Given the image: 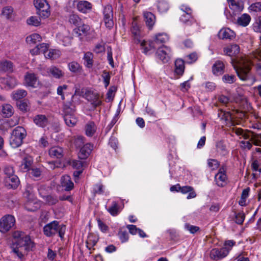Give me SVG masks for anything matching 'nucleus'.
Returning <instances> with one entry per match:
<instances>
[{"mask_svg": "<svg viewBox=\"0 0 261 261\" xmlns=\"http://www.w3.org/2000/svg\"><path fill=\"white\" fill-rule=\"evenodd\" d=\"M260 47L247 57L242 58L237 66L234 68L239 78L243 81H247L250 78L251 66L256 65L261 69V36H260Z\"/></svg>", "mask_w": 261, "mask_h": 261, "instance_id": "obj_1", "label": "nucleus"}, {"mask_svg": "<svg viewBox=\"0 0 261 261\" xmlns=\"http://www.w3.org/2000/svg\"><path fill=\"white\" fill-rule=\"evenodd\" d=\"M13 236L16 240V247L13 249V251L21 259L23 257V254L20 250L23 249L27 251L32 250L34 247V243L31 240L30 237L23 232L16 231L13 233Z\"/></svg>", "mask_w": 261, "mask_h": 261, "instance_id": "obj_2", "label": "nucleus"}, {"mask_svg": "<svg viewBox=\"0 0 261 261\" xmlns=\"http://www.w3.org/2000/svg\"><path fill=\"white\" fill-rule=\"evenodd\" d=\"M66 230V226L64 225H59L57 221L53 222L45 225L43 227L44 234L47 237H53L56 234L61 238H63Z\"/></svg>", "mask_w": 261, "mask_h": 261, "instance_id": "obj_3", "label": "nucleus"}, {"mask_svg": "<svg viewBox=\"0 0 261 261\" xmlns=\"http://www.w3.org/2000/svg\"><path fill=\"white\" fill-rule=\"evenodd\" d=\"M27 136L25 129L21 126L15 128L11 133L10 138V145L13 148H17L23 143V140Z\"/></svg>", "mask_w": 261, "mask_h": 261, "instance_id": "obj_4", "label": "nucleus"}, {"mask_svg": "<svg viewBox=\"0 0 261 261\" xmlns=\"http://www.w3.org/2000/svg\"><path fill=\"white\" fill-rule=\"evenodd\" d=\"M15 223V219L11 215H6L0 219V231L6 233L12 228Z\"/></svg>", "mask_w": 261, "mask_h": 261, "instance_id": "obj_5", "label": "nucleus"}, {"mask_svg": "<svg viewBox=\"0 0 261 261\" xmlns=\"http://www.w3.org/2000/svg\"><path fill=\"white\" fill-rule=\"evenodd\" d=\"M171 53V50L170 47L164 46L158 48L156 56L163 63H166L170 59Z\"/></svg>", "mask_w": 261, "mask_h": 261, "instance_id": "obj_6", "label": "nucleus"}, {"mask_svg": "<svg viewBox=\"0 0 261 261\" xmlns=\"http://www.w3.org/2000/svg\"><path fill=\"white\" fill-rule=\"evenodd\" d=\"M227 180L226 168L223 166L219 169L218 172L215 175V181L218 186L223 187L227 184Z\"/></svg>", "mask_w": 261, "mask_h": 261, "instance_id": "obj_7", "label": "nucleus"}, {"mask_svg": "<svg viewBox=\"0 0 261 261\" xmlns=\"http://www.w3.org/2000/svg\"><path fill=\"white\" fill-rule=\"evenodd\" d=\"M24 84L28 87L36 88L39 84L38 76L34 73L27 72L24 76Z\"/></svg>", "mask_w": 261, "mask_h": 261, "instance_id": "obj_8", "label": "nucleus"}, {"mask_svg": "<svg viewBox=\"0 0 261 261\" xmlns=\"http://www.w3.org/2000/svg\"><path fill=\"white\" fill-rule=\"evenodd\" d=\"M229 251L226 248L221 249L214 248L210 253V258L214 260H218L226 257L228 254Z\"/></svg>", "mask_w": 261, "mask_h": 261, "instance_id": "obj_9", "label": "nucleus"}, {"mask_svg": "<svg viewBox=\"0 0 261 261\" xmlns=\"http://www.w3.org/2000/svg\"><path fill=\"white\" fill-rule=\"evenodd\" d=\"M103 20L107 28H111L113 26V8L111 5H107L103 10Z\"/></svg>", "mask_w": 261, "mask_h": 261, "instance_id": "obj_10", "label": "nucleus"}, {"mask_svg": "<svg viewBox=\"0 0 261 261\" xmlns=\"http://www.w3.org/2000/svg\"><path fill=\"white\" fill-rule=\"evenodd\" d=\"M93 148V144L90 143H86L80 149L78 154L79 158L82 160L86 159L89 156Z\"/></svg>", "mask_w": 261, "mask_h": 261, "instance_id": "obj_11", "label": "nucleus"}, {"mask_svg": "<svg viewBox=\"0 0 261 261\" xmlns=\"http://www.w3.org/2000/svg\"><path fill=\"white\" fill-rule=\"evenodd\" d=\"M0 83L3 84L5 88L8 87L10 89H13L17 85L18 82L15 78L11 76H0Z\"/></svg>", "mask_w": 261, "mask_h": 261, "instance_id": "obj_12", "label": "nucleus"}, {"mask_svg": "<svg viewBox=\"0 0 261 261\" xmlns=\"http://www.w3.org/2000/svg\"><path fill=\"white\" fill-rule=\"evenodd\" d=\"M218 36L219 39L231 40L234 38V32L229 28H222L218 33Z\"/></svg>", "mask_w": 261, "mask_h": 261, "instance_id": "obj_13", "label": "nucleus"}, {"mask_svg": "<svg viewBox=\"0 0 261 261\" xmlns=\"http://www.w3.org/2000/svg\"><path fill=\"white\" fill-rule=\"evenodd\" d=\"M61 185L66 191H70L74 188V184L68 175H64L61 177Z\"/></svg>", "mask_w": 261, "mask_h": 261, "instance_id": "obj_14", "label": "nucleus"}, {"mask_svg": "<svg viewBox=\"0 0 261 261\" xmlns=\"http://www.w3.org/2000/svg\"><path fill=\"white\" fill-rule=\"evenodd\" d=\"M75 107L71 102L65 103L63 107V113L62 114L63 117L67 116H71L75 115Z\"/></svg>", "mask_w": 261, "mask_h": 261, "instance_id": "obj_15", "label": "nucleus"}, {"mask_svg": "<svg viewBox=\"0 0 261 261\" xmlns=\"http://www.w3.org/2000/svg\"><path fill=\"white\" fill-rule=\"evenodd\" d=\"M232 133L237 135L240 136V138H243L245 140L250 139L251 136V132L247 129H243L241 128L233 127L232 129Z\"/></svg>", "mask_w": 261, "mask_h": 261, "instance_id": "obj_16", "label": "nucleus"}, {"mask_svg": "<svg viewBox=\"0 0 261 261\" xmlns=\"http://www.w3.org/2000/svg\"><path fill=\"white\" fill-rule=\"evenodd\" d=\"M144 20L149 29H151L155 21V15L150 12L143 13Z\"/></svg>", "mask_w": 261, "mask_h": 261, "instance_id": "obj_17", "label": "nucleus"}, {"mask_svg": "<svg viewBox=\"0 0 261 261\" xmlns=\"http://www.w3.org/2000/svg\"><path fill=\"white\" fill-rule=\"evenodd\" d=\"M34 122L38 126L41 127H45L48 123L46 117L44 115H37L33 119Z\"/></svg>", "mask_w": 261, "mask_h": 261, "instance_id": "obj_18", "label": "nucleus"}, {"mask_svg": "<svg viewBox=\"0 0 261 261\" xmlns=\"http://www.w3.org/2000/svg\"><path fill=\"white\" fill-rule=\"evenodd\" d=\"M97 129L95 123L93 121H89L85 126L84 130L87 136L91 137L94 136Z\"/></svg>", "mask_w": 261, "mask_h": 261, "instance_id": "obj_19", "label": "nucleus"}, {"mask_svg": "<svg viewBox=\"0 0 261 261\" xmlns=\"http://www.w3.org/2000/svg\"><path fill=\"white\" fill-rule=\"evenodd\" d=\"M224 52L225 55L229 56H234L240 52V47L237 44H231L230 45L224 48Z\"/></svg>", "mask_w": 261, "mask_h": 261, "instance_id": "obj_20", "label": "nucleus"}, {"mask_svg": "<svg viewBox=\"0 0 261 261\" xmlns=\"http://www.w3.org/2000/svg\"><path fill=\"white\" fill-rule=\"evenodd\" d=\"M2 15L7 19L10 20H13L15 16L13 8L11 6H6L3 8Z\"/></svg>", "mask_w": 261, "mask_h": 261, "instance_id": "obj_21", "label": "nucleus"}, {"mask_svg": "<svg viewBox=\"0 0 261 261\" xmlns=\"http://www.w3.org/2000/svg\"><path fill=\"white\" fill-rule=\"evenodd\" d=\"M139 43H140L141 49L143 50L142 52L146 55L147 54L148 51L151 49L156 47L153 41H149L148 42L141 39V42Z\"/></svg>", "mask_w": 261, "mask_h": 261, "instance_id": "obj_22", "label": "nucleus"}, {"mask_svg": "<svg viewBox=\"0 0 261 261\" xmlns=\"http://www.w3.org/2000/svg\"><path fill=\"white\" fill-rule=\"evenodd\" d=\"M92 8V4L86 1H81L77 4V10L84 13H87Z\"/></svg>", "mask_w": 261, "mask_h": 261, "instance_id": "obj_23", "label": "nucleus"}, {"mask_svg": "<svg viewBox=\"0 0 261 261\" xmlns=\"http://www.w3.org/2000/svg\"><path fill=\"white\" fill-rule=\"evenodd\" d=\"M49 155L54 158L61 159L63 156V150L61 147L54 146L49 150Z\"/></svg>", "mask_w": 261, "mask_h": 261, "instance_id": "obj_24", "label": "nucleus"}, {"mask_svg": "<svg viewBox=\"0 0 261 261\" xmlns=\"http://www.w3.org/2000/svg\"><path fill=\"white\" fill-rule=\"evenodd\" d=\"M131 31L134 37V41L136 43H139L141 42L140 31L137 22L133 21Z\"/></svg>", "mask_w": 261, "mask_h": 261, "instance_id": "obj_25", "label": "nucleus"}, {"mask_svg": "<svg viewBox=\"0 0 261 261\" xmlns=\"http://www.w3.org/2000/svg\"><path fill=\"white\" fill-rule=\"evenodd\" d=\"M185 62L182 59H177L175 61V73L179 76L183 74L185 71Z\"/></svg>", "mask_w": 261, "mask_h": 261, "instance_id": "obj_26", "label": "nucleus"}, {"mask_svg": "<svg viewBox=\"0 0 261 261\" xmlns=\"http://www.w3.org/2000/svg\"><path fill=\"white\" fill-rule=\"evenodd\" d=\"M42 188V187H40L38 190L40 195L42 197L43 199L45 201L46 203L50 205L56 204L58 202V198L57 196L51 195H48L46 196L42 195L41 193V190Z\"/></svg>", "mask_w": 261, "mask_h": 261, "instance_id": "obj_27", "label": "nucleus"}, {"mask_svg": "<svg viewBox=\"0 0 261 261\" xmlns=\"http://www.w3.org/2000/svg\"><path fill=\"white\" fill-rule=\"evenodd\" d=\"M179 192H180L182 194H186L189 193L187 196V199L193 198L196 196V194L194 191L193 188L191 186H180Z\"/></svg>", "mask_w": 261, "mask_h": 261, "instance_id": "obj_28", "label": "nucleus"}, {"mask_svg": "<svg viewBox=\"0 0 261 261\" xmlns=\"http://www.w3.org/2000/svg\"><path fill=\"white\" fill-rule=\"evenodd\" d=\"M0 70L5 72H12L13 70L12 63L10 61L2 62L0 64Z\"/></svg>", "mask_w": 261, "mask_h": 261, "instance_id": "obj_29", "label": "nucleus"}, {"mask_svg": "<svg viewBox=\"0 0 261 261\" xmlns=\"http://www.w3.org/2000/svg\"><path fill=\"white\" fill-rule=\"evenodd\" d=\"M33 163V159L30 156L24 157L21 162V169L25 171H28L31 169V167Z\"/></svg>", "mask_w": 261, "mask_h": 261, "instance_id": "obj_30", "label": "nucleus"}, {"mask_svg": "<svg viewBox=\"0 0 261 261\" xmlns=\"http://www.w3.org/2000/svg\"><path fill=\"white\" fill-rule=\"evenodd\" d=\"M48 72L56 79H61L64 76V72L59 68L56 66H51L49 69Z\"/></svg>", "mask_w": 261, "mask_h": 261, "instance_id": "obj_31", "label": "nucleus"}, {"mask_svg": "<svg viewBox=\"0 0 261 261\" xmlns=\"http://www.w3.org/2000/svg\"><path fill=\"white\" fill-rule=\"evenodd\" d=\"M224 65L221 61H217L213 66V72L214 74L219 75L224 72Z\"/></svg>", "mask_w": 261, "mask_h": 261, "instance_id": "obj_32", "label": "nucleus"}, {"mask_svg": "<svg viewBox=\"0 0 261 261\" xmlns=\"http://www.w3.org/2000/svg\"><path fill=\"white\" fill-rule=\"evenodd\" d=\"M2 113L5 117H10L14 113L12 106L9 104H5L2 106Z\"/></svg>", "mask_w": 261, "mask_h": 261, "instance_id": "obj_33", "label": "nucleus"}, {"mask_svg": "<svg viewBox=\"0 0 261 261\" xmlns=\"http://www.w3.org/2000/svg\"><path fill=\"white\" fill-rule=\"evenodd\" d=\"M217 152L221 156H225L228 153L225 145L222 141L218 142L216 145Z\"/></svg>", "mask_w": 261, "mask_h": 261, "instance_id": "obj_34", "label": "nucleus"}, {"mask_svg": "<svg viewBox=\"0 0 261 261\" xmlns=\"http://www.w3.org/2000/svg\"><path fill=\"white\" fill-rule=\"evenodd\" d=\"M251 20L250 16L247 14H244L238 18L237 23L239 25L243 27L247 26Z\"/></svg>", "mask_w": 261, "mask_h": 261, "instance_id": "obj_35", "label": "nucleus"}, {"mask_svg": "<svg viewBox=\"0 0 261 261\" xmlns=\"http://www.w3.org/2000/svg\"><path fill=\"white\" fill-rule=\"evenodd\" d=\"M41 37L38 34H33L26 38V42L29 44H35L41 41Z\"/></svg>", "mask_w": 261, "mask_h": 261, "instance_id": "obj_36", "label": "nucleus"}, {"mask_svg": "<svg viewBox=\"0 0 261 261\" xmlns=\"http://www.w3.org/2000/svg\"><path fill=\"white\" fill-rule=\"evenodd\" d=\"M69 69L73 73H81L82 70V66L76 62L73 61L68 64Z\"/></svg>", "mask_w": 261, "mask_h": 261, "instance_id": "obj_37", "label": "nucleus"}, {"mask_svg": "<svg viewBox=\"0 0 261 261\" xmlns=\"http://www.w3.org/2000/svg\"><path fill=\"white\" fill-rule=\"evenodd\" d=\"M89 30V26L82 22V24L77 25V28L74 30V31L78 34L79 35H82L86 34Z\"/></svg>", "mask_w": 261, "mask_h": 261, "instance_id": "obj_38", "label": "nucleus"}, {"mask_svg": "<svg viewBox=\"0 0 261 261\" xmlns=\"http://www.w3.org/2000/svg\"><path fill=\"white\" fill-rule=\"evenodd\" d=\"M12 94L13 99L18 100L25 97L27 95V92L23 89H18L14 91Z\"/></svg>", "mask_w": 261, "mask_h": 261, "instance_id": "obj_39", "label": "nucleus"}, {"mask_svg": "<svg viewBox=\"0 0 261 261\" xmlns=\"http://www.w3.org/2000/svg\"><path fill=\"white\" fill-rule=\"evenodd\" d=\"M180 20L187 25H191L195 22V20L192 15L182 14Z\"/></svg>", "mask_w": 261, "mask_h": 261, "instance_id": "obj_40", "label": "nucleus"}, {"mask_svg": "<svg viewBox=\"0 0 261 261\" xmlns=\"http://www.w3.org/2000/svg\"><path fill=\"white\" fill-rule=\"evenodd\" d=\"M168 40V36L165 33H159L155 36L153 43L155 44H162Z\"/></svg>", "mask_w": 261, "mask_h": 261, "instance_id": "obj_41", "label": "nucleus"}, {"mask_svg": "<svg viewBox=\"0 0 261 261\" xmlns=\"http://www.w3.org/2000/svg\"><path fill=\"white\" fill-rule=\"evenodd\" d=\"M46 7L47 8H45L44 6L42 7L41 9L37 11V14H38L40 17L44 18L48 17L50 14L49 11L50 6L48 4H47Z\"/></svg>", "mask_w": 261, "mask_h": 261, "instance_id": "obj_42", "label": "nucleus"}, {"mask_svg": "<svg viewBox=\"0 0 261 261\" xmlns=\"http://www.w3.org/2000/svg\"><path fill=\"white\" fill-rule=\"evenodd\" d=\"M66 124L69 127H73L77 123V120L75 115L71 116H67L65 117H63Z\"/></svg>", "mask_w": 261, "mask_h": 261, "instance_id": "obj_43", "label": "nucleus"}, {"mask_svg": "<svg viewBox=\"0 0 261 261\" xmlns=\"http://www.w3.org/2000/svg\"><path fill=\"white\" fill-rule=\"evenodd\" d=\"M93 55L90 52H87L85 54L84 59L86 66L89 68H91L93 66Z\"/></svg>", "mask_w": 261, "mask_h": 261, "instance_id": "obj_44", "label": "nucleus"}, {"mask_svg": "<svg viewBox=\"0 0 261 261\" xmlns=\"http://www.w3.org/2000/svg\"><path fill=\"white\" fill-rule=\"evenodd\" d=\"M107 210L112 216H116L120 212L119 204L116 201H113L111 206Z\"/></svg>", "mask_w": 261, "mask_h": 261, "instance_id": "obj_45", "label": "nucleus"}, {"mask_svg": "<svg viewBox=\"0 0 261 261\" xmlns=\"http://www.w3.org/2000/svg\"><path fill=\"white\" fill-rule=\"evenodd\" d=\"M69 22L77 27L82 24V20L77 14L72 13L69 15Z\"/></svg>", "mask_w": 261, "mask_h": 261, "instance_id": "obj_46", "label": "nucleus"}, {"mask_svg": "<svg viewBox=\"0 0 261 261\" xmlns=\"http://www.w3.org/2000/svg\"><path fill=\"white\" fill-rule=\"evenodd\" d=\"M98 240V239L97 238L94 237L93 235H90L88 236L86 243V246L89 250H91L92 248L96 244Z\"/></svg>", "mask_w": 261, "mask_h": 261, "instance_id": "obj_47", "label": "nucleus"}, {"mask_svg": "<svg viewBox=\"0 0 261 261\" xmlns=\"http://www.w3.org/2000/svg\"><path fill=\"white\" fill-rule=\"evenodd\" d=\"M8 180L10 182L9 185L11 186V188L14 189H16L19 183L18 177L16 175H14L9 177Z\"/></svg>", "mask_w": 261, "mask_h": 261, "instance_id": "obj_48", "label": "nucleus"}, {"mask_svg": "<svg viewBox=\"0 0 261 261\" xmlns=\"http://www.w3.org/2000/svg\"><path fill=\"white\" fill-rule=\"evenodd\" d=\"M40 18L37 16H33L29 18L27 20V23L29 25L37 27L40 24Z\"/></svg>", "mask_w": 261, "mask_h": 261, "instance_id": "obj_49", "label": "nucleus"}, {"mask_svg": "<svg viewBox=\"0 0 261 261\" xmlns=\"http://www.w3.org/2000/svg\"><path fill=\"white\" fill-rule=\"evenodd\" d=\"M169 8L168 4L165 1H160L158 4V9L160 13L167 11Z\"/></svg>", "mask_w": 261, "mask_h": 261, "instance_id": "obj_50", "label": "nucleus"}, {"mask_svg": "<svg viewBox=\"0 0 261 261\" xmlns=\"http://www.w3.org/2000/svg\"><path fill=\"white\" fill-rule=\"evenodd\" d=\"M74 143L77 147L81 148L85 144V138L82 136H78L75 139Z\"/></svg>", "mask_w": 261, "mask_h": 261, "instance_id": "obj_51", "label": "nucleus"}, {"mask_svg": "<svg viewBox=\"0 0 261 261\" xmlns=\"http://www.w3.org/2000/svg\"><path fill=\"white\" fill-rule=\"evenodd\" d=\"M230 8L237 12H240L243 9L240 3L236 0H230Z\"/></svg>", "mask_w": 261, "mask_h": 261, "instance_id": "obj_52", "label": "nucleus"}, {"mask_svg": "<svg viewBox=\"0 0 261 261\" xmlns=\"http://www.w3.org/2000/svg\"><path fill=\"white\" fill-rule=\"evenodd\" d=\"M17 105L19 110L22 112H25L29 110V106L25 100L18 101Z\"/></svg>", "mask_w": 261, "mask_h": 261, "instance_id": "obj_53", "label": "nucleus"}, {"mask_svg": "<svg viewBox=\"0 0 261 261\" xmlns=\"http://www.w3.org/2000/svg\"><path fill=\"white\" fill-rule=\"evenodd\" d=\"M207 165L211 170H214L219 167V162L217 160L210 159L207 160Z\"/></svg>", "mask_w": 261, "mask_h": 261, "instance_id": "obj_54", "label": "nucleus"}, {"mask_svg": "<svg viewBox=\"0 0 261 261\" xmlns=\"http://www.w3.org/2000/svg\"><path fill=\"white\" fill-rule=\"evenodd\" d=\"M253 30L256 32H261V16L257 17L253 25Z\"/></svg>", "mask_w": 261, "mask_h": 261, "instance_id": "obj_55", "label": "nucleus"}, {"mask_svg": "<svg viewBox=\"0 0 261 261\" xmlns=\"http://www.w3.org/2000/svg\"><path fill=\"white\" fill-rule=\"evenodd\" d=\"M236 222L238 224H242L245 219V214L243 212H239L235 214Z\"/></svg>", "mask_w": 261, "mask_h": 261, "instance_id": "obj_56", "label": "nucleus"}, {"mask_svg": "<svg viewBox=\"0 0 261 261\" xmlns=\"http://www.w3.org/2000/svg\"><path fill=\"white\" fill-rule=\"evenodd\" d=\"M4 172L8 178L10 176L14 175V170L13 167L11 166L7 165L4 167Z\"/></svg>", "mask_w": 261, "mask_h": 261, "instance_id": "obj_57", "label": "nucleus"}, {"mask_svg": "<svg viewBox=\"0 0 261 261\" xmlns=\"http://www.w3.org/2000/svg\"><path fill=\"white\" fill-rule=\"evenodd\" d=\"M47 4L48 3L46 0H35L34 1V5L37 11L43 6L45 8H47Z\"/></svg>", "mask_w": 261, "mask_h": 261, "instance_id": "obj_58", "label": "nucleus"}, {"mask_svg": "<svg viewBox=\"0 0 261 261\" xmlns=\"http://www.w3.org/2000/svg\"><path fill=\"white\" fill-rule=\"evenodd\" d=\"M118 235L122 243H124L128 240V234L126 231L120 230Z\"/></svg>", "mask_w": 261, "mask_h": 261, "instance_id": "obj_59", "label": "nucleus"}, {"mask_svg": "<svg viewBox=\"0 0 261 261\" xmlns=\"http://www.w3.org/2000/svg\"><path fill=\"white\" fill-rule=\"evenodd\" d=\"M251 139H248V141H242L240 142V146L243 149H247L249 150L252 146V143H251Z\"/></svg>", "mask_w": 261, "mask_h": 261, "instance_id": "obj_60", "label": "nucleus"}, {"mask_svg": "<svg viewBox=\"0 0 261 261\" xmlns=\"http://www.w3.org/2000/svg\"><path fill=\"white\" fill-rule=\"evenodd\" d=\"M59 55L56 50H49L45 57L47 58L54 60L59 57Z\"/></svg>", "mask_w": 261, "mask_h": 261, "instance_id": "obj_61", "label": "nucleus"}, {"mask_svg": "<svg viewBox=\"0 0 261 261\" xmlns=\"http://www.w3.org/2000/svg\"><path fill=\"white\" fill-rule=\"evenodd\" d=\"M99 96L98 94H93V99L92 102L94 108H96L101 105L102 101L99 99Z\"/></svg>", "mask_w": 261, "mask_h": 261, "instance_id": "obj_62", "label": "nucleus"}, {"mask_svg": "<svg viewBox=\"0 0 261 261\" xmlns=\"http://www.w3.org/2000/svg\"><path fill=\"white\" fill-rule=\"evenodd\" d=\"M39 52L40 54H45L48 51V45L46 43H41L37 45Z\"/></svg>", "mask_w": 261, "mask_h": 261, "instance_id": "obj_63", "label": "nucleus"}, {"mask_svg": "<svg viewBox=\"0 0 261 261\" xmlns=\"http://www.w3.org/2000/svg\"><path fill=\"white\" fill-rule=\"evenodd\" d=\"M250 9L251 11L254 12H258L261 10V3L257 2L254 4H252L250 6Z\"/></svg>", "mask_w": 261, "mask_h": 261, "instance_id": "obj_64", "label": "nucleus"}]
</instances>
